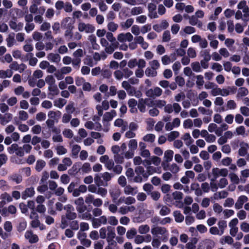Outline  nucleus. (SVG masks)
Instances as JSON below:
<instances>
[{"label": "nucleus", "instance_id": "nucleus-1", "mask_svg": "<svg viewBox=\"0 0 249 249\" xmlns=\"http://www.w3.org/2000/svg\"><path fill=\"white\" fill-rule=\"evenodd\" d=\"M151 233L154 235L158 236L159 234L161 235L160 239L163 242H166L168 239L169 233L166 229L164 227L157 226L151 229Z\"/></svg>", "mask_w": 249, "mask_h": 249}, {"label": "nucleus", "instance_id": "nucleus-2", "mask_svg": "<svg viewBox=\"0 0 249 249\" xmlns=\"http://www.w3.org/2000/svg\"><path fill=\"white\" fill-rule=\"evenodd\" d=\"M144 169L143 167L139 166H137L135 168V172L137 175L134 177L133 181L137 183H141L142 182L143 179L142 177L141 176L142 173H144Z\"/></svg>", "mask_w": 249, "mask_h": 249}, {"label": "nucleus", "instance_id": "nucleus-3", "mask_svg": "<svg viewBox=\"0 0 249 249\" xmlns=\"http://www.w3.org/2000/svg\"><path fill=\"white\" fill-rule=\"evenodd\" d=\"M74 21H72L70 17L65 18L61 24L62 28L66 29V30H73L74 28Z\"/></svg>", "mask_w": 249, "mask_h": 249}, {"label": "nucleus", "instance_id": "nucleus-4", "mask_svg": "<svg viewBox=\"0 0 249 249\" xmlns=\"http://www.w3.org/2000/svg\"><path fill=\"white\" fill-rule=\"evenodd\" d=\"M148 9L149 11L148 16L151 18H158L157 12L155 11L156 9V5L154 3H150L148 5Z\"/></svg>", "mask_w": 249, "mask_h": 249}, {"label": "nucleus", "instance_id": "nucleus-5", "mask_svg": "<svg viewBox=\"0 0 249 249\" xmlns=\"http://www.w3.org/2000/svg\"><path fill=\"white\" fill-rule=\"evenodd\" d=\"M35 194V192L33 187L27 188L22 193L21 197L23 199H26L29 197H32Z\"/></svg>", "mask_w": 249, "mask_h": 249}, {"label": "nucleus", "instance_id": "nucleus-6", "mask_svg": "<svg viewBox=\"0 0 249 249\" xmlns=\"http://www.w3.org/2000/svg\"><path fill=\"white\" fill-rule=\"evenodd\" d=\"M248 200V198L247 196L242 195L240 196L237 202L235 204V208L236 209H240L242 208L244 203L246 202Z\"/></svg>", "mask_w": 249, "mask_h": 249}, {"label": "nucleus", "instance_id": "nucleus-7", "mask_svg": "<svg viewBox=\"0 0 249 249\" xmlns=\"http://www.w3.org/2000/svg\"><path fill=\"white\" fill-rule=\"evenodd\" d=\"M191 190L195 191V195L198 196L202 195V191L200 188L199 184L198 183H192L191 185Z\"/></svg>", "mask_w": 249, "mask_h": 249}, {"label": "nucleus", "instance_id": "nucleus-8", "mask_svg": "<svg viewBox=\"0 0 249 249\" xmlns=\"http://www.w3.org/2000/svg\"><path fill=\"white\" fill-rule=\"evenodd\" d=\"M12 119V115L11 113H6L4 116L0 113V123L2 125H5L10 122Z\"/></svg>", "mask_w": 249, "mask_h": 249}, {"label": "nucleus", "instance_id": "nucleus-9", "mask_svg": "<svg viewBox=\"0 0 249 249\" xmlns=\"http://www.w3.org/2000/svg\"><path fill=\"white\" fill-rule=\"evenodd\" d=\"M80 165L77 163L73 165L72 167L68 170V174L71 176H75L80 171Z\"/></svg>", "mask_w": 249, "mask_h": 249}, {"label": "nucleus", "instance_id": "nucleus-10", "mask_svg": "<svg viewBox=\"0 0 249 249\" xmlns=\"http://www.w3.org/2000/svg\"><path fill=\"white\" fill-rule=\"evenodd\" d=\"M48 59L52 62L58 63L60 61V56L58 53H50L48 55Z\"/></svg>", "mask_w": 249, "mask_h": 249}, {"label": "nucleus", "instance_id": "nucleus-11", "mask_svg": "<svg viewBox=\"0 0 249 249\" xmlns=\"http://www.w3.org/2000/svg\"><path fill=\"white\" fill-rule=\"evenodd\" d=\"M176 222L180 223L182 222L184 219V216L179 211H175L173 213Z\"/></svg>", "mask_w": 249, "mask_h": 249}, {"label": "nucleus", "instance_id": "nucleus-12", "mask_svg": "<svg viewBox=\"0 0 249 249\" xmlns=\"http://www.w3.org/2000/svg\"><path fill=\"white\" fill-rule=\"evenodd\" d=\"M112 201L114 203L116 202V200L121 195V192L119 190H114L109 192Z\"/></svg>", "mask_w": 249, "mask_h": 249}, {"label": "nucleus", "instance_id": "nucleus-13", "mask_svg": "<svg viewBox=\"0 0 249 249\" xmlns=\"http://www.w3.org/2000/svg\"><path fill=\"white\" fill-rule=\"evenodd\" d=\"M107 230L108 231L107 240H111L113 239L115 237V233L114 228L111 226H107Z\"/></svg>", "mask_w": 249, "mask_h": 249}, {"label": "nucleus", "instance_id": "nucleus-14", "mask_svg": "<svg viewBox=\"0 0 249 249\" xmlns=\"http://www.w3.org/2000/svg\"><path fill=\"white\" fill-rule=\"evenodd\" d=\"M81 150V147L79 145L74 144L73 145L71 150V157L73 158L78 157V154Z\"/></svg>", "mask_w": 249, "mask_h": 249}, {"label": "nucleus", "instance_id": "nucleus-15", "mask_svg": "<svg viewBox=\"0 0 249 249\" xmlns=\"http://www.w3.org/2000/svg\"><path fill=\"white\" fill-rule=\"evenodd\" d=\"M249 144L247 143H244V145H241L238 150V154L240 156H245L248 152V148Z\"/></svg>", "mask_w": 249, "mask_h": 249}, {"label": "nucleus", "instance_id": "nucleus-16", "mask_svg": "<svg viewBox=\"0 0 249 249\" xmlns=\"http://www.w3.org/2000/svg\"><path fill=\"white\" fill-rule=\"evenodd\" d=\"M124 192L126 195H135L137 193V191H135V190L137 189V187L136 188L132 187L130 185H126L124 186Z\"/></svg>", "mask_w": 249, "mask_h": 249}, {"label": "nucleus", "instance_id": "nucleus-17", "mask_svg": "<svg viewBox=\"0 0 249 249\" xmlns=\"http://www.w3.org/2000/svg\"><path fill=\"white\" fill-rule=\"evenodd\" d=\"M173 155L174 152L172 150H167L165 152L164 157L167 163L172 160Z\"/></svg>", "mask_w": 249, "mask_h": 249}, {"label": "nucleus", "instance_id": "nucleus-18", "mask_svg": "<svg viewBox=\"0 0 249 249\" xmlns=\"http://www.w3.org/2000/svg\"><path fill=\"white\" fill-rule=\"evenodd\" d=\"M210 51L209 49H206L204 51H201L200 53L201 56L203 57V59L205 60V61H209L211 59Z\"/></svg>", "mask_w": 249, "mask_h": 249}, {"label": "nucleus", "instance_id": "nucleus-19", "mask_svg": "<svg viewBox=\"0 0 249 249\" xmlns=\"http://www.w3.org/2000/svg\"><path fill=\"white\" fill-rule=\"evenodd\" d=\"M12 75L13 72L11 70L8 69L6 71L0 70V78L11 77Z\"/></svg>", "mask_w": 249, "mask_h": 249}, {"label": "nucleus", "instance_id": "nucleus-20", "mask_svg": "<svg viewBox=\"0 0 249 249\" xmlns=\"http://www.w3.org/2000/svg\"><path fill=\"white\" fill-rule=\"evenodd\" d=\"M214 242L211 239H207L204 242V249H212L214 246Z\"/></svg>", "mask_w": 249, "mask_h": 249}, {"label": "nucleus", "instance_id": "nucleus-21", "mask_svg": "<svg viewBox=\"0 0 249 249\" xmlns=\"http://www.w3.org/2000/svg\"><path fill=\"white\" fill-rule=\"evenodd\" d=\"M34 54L32 53H29L26 54L27 57H30L31 58L29 60V65L32 66H35L36 65L37 62V59L36 57H34Z\"/></svg>", "mask_w": 249, "mask_h": 249}, {"label": "nucleus", "instance_id": "nucleus-22", "mask_svg": "<svg viewBox=\"0 0 249 249\" xmlns=\"http://www.w3.org/2000/svg\"><path fill=\"white\" fill-rule=\"evenodd\" d=\"M66 101L63 98H59L54 101V106L61 108L66 104Z\"/></svg>", "mask_w": 249, "mask_h": 249}, {"label": "nucleus", "instance_id": "nucleus-23", "mask_svg": "<svg viewBox=\"0 0 249 249\" xmlns=\"http://www.w3.org/2000/svg\"><path fill=\"white\" fill-rule=\"evenodd\" d=\"M150 230V228L147 225H141L139 226L138 231L141 234H146Z\"/></svg>", "mask_w": 249, "mask_h": 249}, {"label": "nucleus", "instance_id": "nucleus-24", "mask_svg": "<svg viewBox=\"0 0 249 249\" xmlns=\"http://www.w3.org/2000/svg\"><path fill=\"white\" fill-rule=\"evenodd\" d=\"M179 135V133L178 131H174L171 132L168 135V140L169 142L174 141L175 139L178 138Z\"/></svg>", "mask_w": 249, "mask_h": 249}, {"label": "nucleus", "instance_id": "nucleus-25", "mask_svg": "<svg viewBox=\"0 0 249 249\" xmlns=\"http://www.w3.org/2000/svg\"><path fill=\"white\" fill-rule=\"evenodd\" d=\"M145 72L146 75L148 77H155L157 75V71L149 67L146 68Z\"/></svg>", "mask_w": 249, "mask_h": 249}, {"label": "nucleus", "instance_id": "nucleus-26", "mask_svg": "<svg viewBox=\"0 0 249 249\" xmlns=\"http://www.w3.org/2000/svg\"><path fill=\"white\" fill-rule=\"evenodd\" d=\"M46 163L43 160H38L36 163V169L39 172L45 166Z\"/></svg>", "mask_w": 249, "mask_h": 249}, {"label": "nucleus", "instance_id": "nucleus-27", "mask_svg": "<svg viewBox=\"0 0 249 249\" xmlns=\"http://www.w3.org/2000/svg\"><path fill=\"white\" fill-rule=\"evenodd\" d=\"M143 13V8L142 7H133L131 11L132 15H137Z\"/></svg>", "mask_w": 249, "mask_h": 249}, {"label": "nucleus", "instance_id": "nucleus-28", "mask_svg": "<svg viewBox=\"0 0 249 249\" xmlns=\"http://www.w3.org/2000/svg\"><path fill=\"white\" fill-rule=\"evenodd\" d=\"M118 27V24L112 21L109 22L107 24L108 30L111 32H115L117 30Z\"/></svg>", "mask_w": 249, "mask_h": 249}, {"label": "nucleus", "instance_id": "nucleus-29", "mask_svg": "<svg viewBox=\"0 0 249 249\" xmlns=\"http://www.w3.org/2000/svg\"><path fill=\"white\" fill-rule=\"evenodd\" d=\"M155 136L153 134H148L143 138V140L145 142H153L155 141Z\"/></svg>", "mask_w": 249, "mask_h": 249}, {"label": "nucleus", "instance_id": "nucleus-30", "mask_svg": "<svg viewBox=\"0 0 249 249\" xmlns=\"http://www.w3.org/2000/svg\"><path fill=\"white\" fill-rule=\"evenodd\" d=\"M171 212V210L166 206H163L160 211V214L161 215L164 216L169 214Z\"/></svg>", "mask_w": 249, "mask_h": 249}, {"label": "nucleus", "instance_id": "nucleus-31", "mask_svg": "<svg viewBox=\"0 0 249 249\" xmlns=\"http://www.w3.org/2000/svg\"><path fill=\"white\" fill-rule=\"evenodd\" d=\"M114 159L115 162L118 164H122L124 161V158L123 155L120 154L115 155Z\"/></svg>", "mask_w": 249, "mask_h": 249}, {"label": "nucleus", "instance_id": "nucleus-32", "mask_svg": "<svg viewBox=\"0 0 249 249\" xmlns=\"http://www.w3.org/2000/svg\"><path fill=\"white\" fill-rule=\"evenodd\" d=\"M229 177L231 181L235 184H238L239 182V179L238 177L234 173H232L229 174Z\"/></svg>", "mask_w": 249, "mask_h": 249}, {"label": "nucleus", "instance_id": "nucleus-33", "mask_svg": "<svg viewBox=\"0 0 249 249\" xmlns=\"http://www.w3.org/2000/svg\"><path fill=\"white\" fill-rule=\"evenodd\" d=\"M249 93L248 89L245 88V87H241L239 88L238 92V96H245L247 95H248Z\"/></svg>", "mask_w": 249, "mask_h": 249}, {"label": "nucleus", "instance_id": "nucleus-34", "mask_svg": "<svg viewBox=\"0 0 249 249\" xmlns=\"http://www.w3.org/2000/svg\"><path fill=\"white\" fill-rule=\"evenodd\" d=\"M0 198L5 201L6 200L8 202H10L13 200L12 197L6 192L1 194Z\"/></svg>", "mask_w": 249, "mask_h": 249}, {"label": "nucleus", "instance_id": "nucleus-35", "mask_svg": "<svg viewBox=\"0 0 249 249\" xmlns=\"http://www.w3.org/2000/svg\"><path fill=\"white\" fill-rule=\"evenodd\" d=\"M137 234V231L135 229L133 228L130 229V230H128L126 232V237L128 239H131L136 235Z\"/></svg>", "mask_w": 249, "mask_h": 249}, {"label": "nucleus", "instance_id": "nucleus-36", "mask_svg": "<svg viewBox=\"0 0 249 249\" xmlns=\"http://www.w3.org/2000/svg\"><path fill=\"white\" fill-rule=\"evenodd\" d=\"M171 39L170 31L166 30L164 32L162 35V41L163 42H168Z\"/></svg>", "mask_w": 249, "mask_h": 249}, {"label": "nucleus", "instance_id": "nucleus-37", "mask_svg": "<svg viewBox=\"0 0 249 249\" xmlns=\"http://www.w3.org/2000/svg\"><path fill=\"white\" fill-rule=\"evenodd\" d=\"M48 89L51 91L53 92V94H52L53 95H56L59 93V90L57 87V86L55 84L52 85L51 86H50L49 87Z\"/></svg>", "mask_w": 249, "mask_h": 249}, {"label": "nucleus", "instance_id": "nucleus-38", "mask_svg": "<svg viewBox=\"0 0 249 249\" xmlns=\"http://www.w3.org/2000/svg\"><path fill=\"white\" fill-rule=\"evenodd\" d=\"M81 169L84 173H89L91 171V168L90 164L89 162H86L82 165Z\"/></svg>", "mask_w": 249, "mask_h": 249}, {"label": "nucleus", "instance_id": "nucleus-39", "mask_svg": "<svg viewBox=\"0 0 249 249\" xmlns=\"http://www.w3.org/2000/svg\"><path fill=\"white\" fill-rule=\"evenodd\" d=\"M77 214L74 212H69L66 213L65 218L67 219L71 220H73L76 218Z\"/></svg>", "mask_w": 249, "mask_h": 249}, {"label": "nucleus", "instance_id": "nucleus-40", "mask_svg": "<svg viewBox=\"0 0 249 249\" xmlns=\"http://www.w3.org/2000/svg\"><path fill=\"white\" fill-rule=\"evenodd\" d=\"M133 22L134 20L133 18H130L127 19L124 23L122 24V27L123 28H128L131 26L133 23Z\"/></svg>", "mask_w": 249, "mask_h": 249}, {"label": "nucleus", "instance_id": "nucleus-41", "mask_svg": "<svg viewBox=\"0 0 249 249\" xmlns=\"http://www.w3.org/2000/svg\"><path fill=\"white\" fill-rule=\"evenodd\" d=\"M191 66L194 71L196 72H200L201 71V68L198 62H195L192 63Z\"/></svg>", "mask_w": 249, "mask_h": 249}, {"label": "nucleus", "instance_id": "nucleus-42", "mask_svg": "<svg viewBox=\"0 0 249 249\" xmlns=\"http://www.w3.org/2000/svg\"><path fill=\"white\" fill-rule=\"evenodd\" d=\"M63 134L65 137L71 139L73 137V132L72 130L70 129H65L63 132Z\"/></svg>", "mask_w": 249, "mask_h": 249}, {"label": "nucleus", "instance_id": "nucleus-43", "mask_svg": "<svg viewBox=\"0 0 249 249\" xmlns=\"http://www.w3.org/2000/svg\"><path fill=\"white\" fill-rule=\"evenodd\" d=\"M19 118L21 120L26 121L28 118V114L25 111H23V110L19 111Z\"/></svg>", "mask_w": 249, "mask_h": 249}, {"label": "nucleus", "instance_id": "nucleus-44", "mask_svg": "<svg viewBox=\"0 0 249 249\" xmlns=\"http://www.w3.org/2000/svg\"><path fill=\"white\" fill-rule=\"evenodd\" d=\"M128 146L130 149L131 150H135L137 148V142L136 140L132 139L130 140Z\"/></svg>", "mask_w": 249, "mask_h": 249}, {"label": "nucleus", "instance_id": "nucleus-45", "mask_svg": "<svg viewBox=\"0 0 249 249\" xmlns=\"http://www.w3.org/2000/svg\"><path fill=\"white\" fill-rule=\"evenodd\" d=\"M6 41L7 42V45L8 47H11L13 46L15 41L14 36L9 35L8 37L6 38Z\"/></svg>", "mask_w": 249, "mask_h": 249}, {"label": "nucleus", "instance_id": "nucleus-46", "mask_svg": "<svg viewBox=\"0 0 249 249\" xmlns=\"http://www.w3.org/2000/svg\"><path fill=\"white\" fill-rule=\"evenodd\" d=\"M173 197L175 200H181L183 197V194L181 192L175 191L172 194Z\"/></svg>", "mask_w": 249, "mask_h": 249}, {"label": "nucleus", "instance_id": "nucleus-47", "mask_svg": "<svg viewBox=\"0 0 249 249\" xmlns=\"http://www.w3.org/2000/svg\"><path fill=\"white\" fill-rule=\"evenodd\" d=\"M102 74L104 78H109L111 76L112 72L109 69H103Z\"/></svg>", "mask_w": 249, "mask_h": 249}, {"label": "nucleus", "instance_id": "nucleus-48", "mask_svg": "<svg viewBox=\"0 0 249 249\" xmlns=\"http://www.w3.org/2000/svg\"><path fill=\"white\" fill-rule=\"evenodd\" d=\"M193 125V123L190 119L185 120L183 122V127L185 128H191Z\"/></svg>", "mask_w": 249, "mask_h": 249}, {"label": "nucleus", "instance_id": "nucleus-49", "mask_svg": "<svg viewBox=\"0 0 249 249\" xmlns=\"http://www.w3.org/2000/svg\"><path fill=\"white\" fill-rule=\"evenodd\" d=\"M27 223L26 221L20 222L17 227V230L19 232L23 231L26 228Z\"/></svg>", "mask_w": 249, "mask_h": 249}, {"label": "nucleus", "instance_id": "nucleus-50", "mask_svg": "<svg viewBox=\"0 0 249 249\" xmlns=\"http://www.w3.org/2000/svg\"><path fill=\"white\" fill-rule=\"evenodd\" d=\"M149 64L151 67V68L155 70L159 69L160 66L159 61L157 60H152V61L150 62Z\"/></svg>", "mask_w": 249, "mask_h": 249}, {"label": "nucleus", "instance_id": "nucleus-51", "mask_svg": "<svg viewBox=\"0 0 249 249\" xmlns=\"http://www.w3.org/2000/svg\"><path fill=\"white\" fill-rule=\"evenodd\" d=\"M123 72L124 73V76L125 78H128L131 75H132L133 73V71L127 68H125L123 69Z\"/></svg>", "mask_w": 249, "mask_h": 249}, {"label": "nucleus", "instance_id": "nucleus-52", "mask_svg": "<svg viewBox=\"0 0 249 249\" xmlns=\"http://www.w3.org/2000/svg\"><path fill=\"white\" fill-rule=\"evenodd\" d=\"M19 146L17 143H13L11 146L8 148V151L9 153L12 154L15 151L16 152L18 149Z\"/></svg>", "mask_w": 249, "mask_h": 249}, {"label": "nucleus", "instance_id": "nucleus-53", "mask_svg": "<svg viewBox=\"0 0 249 249\" xmlns=\"http://www.w3.org/2000/svg\"><path fill=\"white\" fill-rule=\"evenodd\" d=\"M57 154L59 155L65 154L67 153V149L63 146H58L56 148Z\"/></svg>", "mask_w": 249, "mask_h": 249}, {"label": "nucleus", "instance_id": "nucleus-54", "mask_svg": "<svg viewBox=\"0 0 249 249\" xmlns=\"http://www.w3.org/2000/svg\"><path fill=\"white\" fill-rule=\"evenodd\" d=\"M197 81L196 83L197 85L200 89V87H202L204 84L203 77L202 75H198L196 76Z\"/></svg>", "mask_w": 249, "mask_h": 249}, {"label": "nucleus", "instance_id": "nucleus-55", "mask_svg": "<svg viewBox=\"0 0 249 249\" xmlns=\"http://www.w3.org/2000/svg\"><path fill=\"white\" fill-rule=\"evenodd\" d=\"M151 163L155 165L156 166H158L160 162L161 159L158 157L157 156H153L151 158Z\"/></svg>", "mask_w": 249, "mask_h": 249}, {"label": "nucleus", "instance_id": "nucleus-56", "mask_svg": "<svg viewBox=\"0 0 249 249\" xmlns=\"http://www.w3.org/2000/svg\"><path fill=\"white\" fill-rule=\"evenodd\" d=\"M12 225L10 221H6L4 224V229L7 232H10L12 230Z\"/></svg>", "mask_w": 249, "mask_h": 249}, {"label": "nucleus", "instance_id": "nucleus-57", "mask_svg": "<svg viewBox=\"0 0 249 249\" xmlns=\"http://www.w3.org/2000/svg\"><path fill=\"white\" fill-rule=\"evenodd\" d=\"M113 119V116L111 115L110 113L109 112H106L103 118V121L104 122H109L111 121Z\"/></svg>", "mask_w": 249, "mask_h": 249}, {"label": "nucleus", "instance_id": "nucleus-58", "mask_svg": "<svg viewBox=\"0 0 249 249\" xmlns=\"http://www.w3.org/2000/svg\"><path fill=\"white\" fill-rule=\"evenodd\" d=\"M45 81L50 86L53 85L55 83V79L52 75H48L45 78Z\"/></svg>", "mask_w": 249, "mask_h": 249}, {"label": "nucleus", "instance_id": "nucleus-59", "mask_svg": "<svg viewBox=\"0 0 249 249\" xmlns=\"http://www.w3.org/2000/svg\"><path fill=\"white\" fill-rule=\"evenodd\" d=\"M176 82L178 85L179 86H182L185 84L184 78L180 76H177L175 78Z\"/></svg>", "mask_w": 249, "mask_h": 249}, {"label": "nucleus", "instance_id": "nucleus-60", "mask_svg": "<svg viewBox=\"0 0 249 249\" xmlns=\"http://www.w3.org/2000/svg\"><path fill=\"white\" fill-rule=\"evenodd\" d=\"M201 187L202 191L204 193H208L210 190V187L208 182L202 183Z\"/></svg>", "mask_w": 249, "mask_h": 249}, {"label": "nucleus", "instance_id": "nucleus-61", "mask_svg": "<svg viewBox=\"0 0 249 249\" xmlns=\"http://www.w3.org/2000/svg\"><path fill=\"white\" fill-rule=\"evenodd\" d=\"M61 181L62 183L67 184L70 182V178L67 174H63L60 178Z\"/></svg>", "mask_w": 249, "mask_h": 249}, {"label": "nucleus", "instance_id": "nucleus-62", "mask_svg": "<svg viewBox=\"0 0 249 249\" xmlns=\"http://www.w3.org/2000/svg\"><path fill=\"white\" fill-rule=\"evenodd\" d=\"M11 178L13 181H15L18 184L20 183L22 180V177L18 174L13 175Z\"/></svg>", "mask_w": 249, "mask_h": 249}, {"label": "nucleus", "instance_id": "nucleus-63", "mask_svg": "<svg viewBox=\"0 0 249 249\" xmlns=\"http://www.w3.org/2000/svg\"><path fill=\"white\" fill-rule=\"evenodd\" d=\"M118 183L122 187H124L126 185V180L124 176H121L118 180Z\"/></svg>", "mask_w": 249, "mask_h": 249}, {"label": "nucleus", "instance_id": "nucleus-64", "mask_svg": "<svg viewBox=\"0 0 249 249\" xmlns=\"http://www.w3.org/2000/svg\"><path fill=\"white\" fill-rule=\"evenodd\" d=\"M241 230L245 232H248L249 231V224L246 222H243L240 226Z\"/></svg>", "mask_w": 249, "mask_h": 249}]
</instances>
